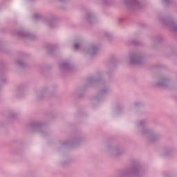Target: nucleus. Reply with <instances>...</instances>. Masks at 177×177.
Instances as JSON below:
<instances>
[{"instance_id":"nucleus-1","label":"nucleus","mask_w":177,"mask_h":177,"mask_svg":"<svg viewBox=\"0 0 177 177\" xmlns=\"http://www.w3.org/2000/svg\"><path fill=\"white\" fill-rule=\"evenodd\" d=\"M75 49H77L78 48V44H75Z\"/></svg>"}]
</instances>
